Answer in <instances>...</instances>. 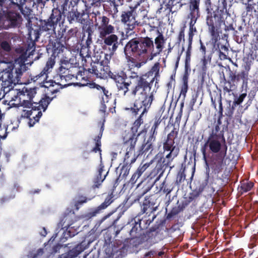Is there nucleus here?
<instances>
[{
	"label": "nucleus",
	"mask_w": 258,
	"mask_h": 258,
	"mask_svg": "<svg viewBox=\"0 0 258 258\" xmlns=\"http://www.w3.org/2000/svg\"><path fill=\"white\" fill-rule=\"evenodd\" d=\"M109 63V60L107 58L101 62H93V64H91V68L89 69V71L102 79L109 77L115 82L118 92L124 96H126L130 90L131 81H127V74L123 70L111 72Z\"/></svg>",
	"instance_id": "obj_1"
},
{
	"label": "nucleus",
	"mask_w": 258,
	"mask_h": 258,
	"mask_svg": "<svg viewBox=\"0 0 258 258\" xmlns=\"http://www.w3.org/2000/svg\"><path fill=\"white\" fill-rule=\"evenodd\" d=\"M124 53L126 59L129 61L133 59V57L147 56L151 60L156 56L154 40L148 36L130 40L124 47Z\"/></svg>",
	"instance_id": "obj_2"
},
{
	"label": "nucleus",
	"mask_w": 258,
	"mask_h": 258,
	"mask_svg": "<svg viewBox=\"0 0 258 258\" xmlns=\"http://www.w3.org/2000/svg\"><path fill=\"white\" fill-rule=\"evenodd\" d=\"M26 57L16 58L14 61H1L4 64L3 69L0 72V81L4 90L7 88L12 89L13 84L18 83L22 74L23 69L25 68V59Z\"/></svg>",
	"instance_id": "obj_3"
},
{
	"label": "nucleus",
	"mask_w": 258,
	"mask_h": 258,
	"mask_svg": "<svg viewBox=\"0 0 258 258\" xmlns=\"http://www.w3.org/2000/svg\"><path fill=\"white\" fill-rule=\"evenodd\" d=\"M152 82L149 83L138 88H132L131 94L135 99L133 107L130 108L134 115H137L139 112L147 113L155 99L154 90L152 91Z\"/></svg>",
	"instance_id": "obj_4"
},
{
	"label": "nucleus",
	"mask_w": 258,
	"mask_h": 258,
	"mask_svg": "<svg viewBox=\"0 0 258 258\" xmlns=\"http://www.w3.org/2000/svg\"><path fill=\"white\" fill-rule=\"evenodd\" d=\"M9 93L11 94V101L18 102L17 105L27 108H31L33 110L42 109L45 111L49 104V100L47 98H41L38 102L33 101V98L36 93L35 88H24L22 90L17 89H8Z\"/></svg>",
	"instance_id": "obj_5"
},
{
	"label": "nucleus",
	"mask_w": 258,
	"mask_h": 258,
	"mask_svg": "<svg viewBox=\"0 0 258 258\" xmlns=\"http://www.w3.org/2000/svg\"><path fill=\"white\" fill-rule=\"evenodd\" d=\"M206 8L207 17L206 23L208 26V30L212 39L216 42L220 38L221 23L224 21V16L229 15L228 12L224 10H220L219 8L212 11L211 0H204Z\"/></svg>",
	"instance_id": "obj_6"
},
{
	"label": "nucleus",
	"mask_w": 258,
	"mask_h": 258,
	"mask_svg": "<svg viewBox=\"0 0 258 258\" xmlns=\"http://www.w3.org/2000/svg\"><path fill=\"white\" fill-rule=\"evenodd\" d=\"M110 19L107 16L99 17L98 22L96 21V27L99 33V36L103 39L105 45L111 46L109 49L111 53L115 52L118 47V37L113 34L115 27L110 23Z\"/></svg>",
	"instance_id": "obj_7"
},
{
	"label": "nucleus",
	"mask_w": 258,
	"mask_h": 258,
	"mask_svg": "<svg viewBox=\"0 0 258 258\" xmlns=\"http://www.w3.org/2000/svg\"><path fill=\"white\" fill-rule=\"evenodd\" d=\"M209 149L210 153L215 155L221 153L226 151L227 154L228 147L223 132L217 134L213 131L209 135L204 146L201 148L203 159L208 166L206 156V149Z\"/></svg>",
	"instance_id": "obj_8"
},
{
	"label": "nucleus",
	"mask_w": 258,
	"mask_h": 258,
	"mask_svg": "<svg viewBox=\"0 0 258 258\" xmlns=\"http://www.w3.org/2000/svg\"><path fill=\"white\" fill-rule=\"evenodd\" d=\"M251 51V52L248 53V56L243 59L244 70H241L238 73L230 71L229 73V78L231 81L236 84L241 82V87L242 88H246L248 86L249 73L251 70L252 61L256 57L255 55H253V51Z\"/></svg>",
	"instance_id": "obj_9"
},
{
	"label": "nucleus",
	"mask_w": 258,
	"mask_h": 258,
	"mask_svg": "<svg viewBox=\"0 0 258 258\" xmlns=\"http://www.w3.org/2000/svg\"><path fill=\"white\" fill-rule=\"evenodd\" d=\"M178 134V129L174 127L173 129L167 135L163 144L164 152H168L165 157L173 160L179 154L180 148L175 145V139Z\"/></svg>",
	"instance_id": "obj_10"
},
{
	"label": "nucleus",
	"mask_w": 258,
	"mask_h": 258,
	"mask_svg": "<svg viewBox=\"0 0 258 258\" xmlns=\"http://www.w3.org/2000/svg\"><path fill=\"white\" fill-rule=\"evenodd\" d=\"M172 161V160H171L165 157L161 158L158 161L156 166L152 170L150 174V176L151 178H155L154 183L151 187H147L143 191L142 195L145 194L149 190H150L151 187L153 185V184L156 181H158L160 179L161 177L163 175L166 169L169 166H170Z\"/></svg>",
	"instance_id": "obj_11"
},
{
	"label": "nucleus",
	"mask_w": 258,
	"mask_h": 258,
	"mask_svg": "<svg viewBox=\"0 0 258 258\" xmlns=\"http://www.w3.org/2000/svg\"><path fill=\"white\" fill-rule=\"evenodd\" d=\"M62 12L58 8H53L47 20H40V29L43 31H55V28L62 18Z\"/></svg>",
	"instance_id": "obj_12"
},
{
	"label": "nucleus",
	"mask_w": 258,
	"mask_h": 258,
	"mask_svg": "<svg viewBox=\"0 0 258 258\" xmlns=\"http://www.w3.org/2000/svg\"><path fill=\"white\" fill-rule=\"evenodd\" d=\"M146 132V130L144 129L138 133L136 137H135V135H131L127 140L124 141L123 145L126 147V153L124 157L125 160H133L137 153V152H135V147L137 142V138L142 134Z\"/></svg>",
	"instance_id": "obj_13"
},
{
	"label": "nucleus",
	"mask_w": 258,
	"mask_h": 258,
	"mask_svg": "<svg viewBox=\"0 0 258 258\" xmlns=\"http://www.w3.org/2000/svg\"><path fill=\"white\" fill-rule=\"evenodd\" d=\"M136 10L135 8L130 7V10L122 11L120 15L121 22L126 25L127 29L130 30H133L138 25L137 21L136 20Z\"/></svg>",
	"instance_id": "obj_14"
},
{
	"label": "nucleus",
	"mask_w": 258,
	"mask_h": 258,
	"mask_svg": "<svg viewBox=\"0 0 258 258\" xmlns=\"http://www.w3.org/2000/svg\"><path fill=\"white\" fill-rule=\"evenodd\" d=\"M155 141L150 139V138H145L142 145L138 147L137 153L135 154L131 163H135L138 158L141 156L147 155V157L152 155L154 150V143Z\"/></svg>",
	"instance_id": "obj_15"
},
{
	"label": "nucleus",
	"mask_w": 258,
	"mask_h": 258,
	"mask_svg": "<svg viewBox=\"0 0 258 258\" xmlns=\"http://www.w3.org/2000/svg\"><path fill=\"white\" fill-rule=\"evenodd\" d=\"M203 190V188L201 189L200 188L198 191H194L192 193L190 194L188 200H184L180 204H178L177 206H175L171 209L167 214V218L170 219L182 211L191 202L199 196Z\"/></svg>",
	"instance_id": "obj_16"
},
{
	"label": "nucleus",
	"mask_w": 258,
	"mask_h": 258,
	"mask_svg": "<svg viewBox=\"0 0 258 258\" xmlns=\"http://www.w3.org/2000/svg\"><path fill=\"white\" fill-rule=\"evenodd\" d=\"M106 106L105 104H102L100 109V111L103 114V121L102 123L100 122L101 127L100 129V133L99 135L96 136L94 139V141L95 142V146L91 150V152L97 153L99 152L100 155V158L101 159V139L102 136L103 132L104 131V122L105 121V117L106 115H107L108 113H106Z\"/></svg>",
	"instance_id": "obj_17"
},
{
	"label": "nucleus",
	"mask_w": 258,
	"mask_h": 258,
	"mask_svg": "<svg viewBox=\"0 0 258 258\" xmlns=\"http://www.w3.org/2000/svg\"><path fill=\"white\" fill-rule=\"evenodd\" d=\"M114 196L113 193L107 195L105 198L104 202L99 205L98 207L92 209L89 212L87 213L85 218L87 219H91V218L96 216L98 214H99L103 212L111 203L114 201Z\"/></svg>",
	"instance_id": "obj_18"
},
{
	"label": "nucleus",
	"mask_w": 258,
	"mask_h": 258,
	"mask_svg": "<svg viewBox=\"0 0 258 258\" xmlns=\"http://www.w3.org/2000/svg\"><path fill=\"white\" fill-rule=\"evenodd\" d=\"M226 151L215 155L211 160V167L215 174L221 173L225 165L224 159L226 156Z\"/></svg>",
	"instance_id": "obj_19"
},
{
	"label": "nucleus",
	"mask_w": 258,
	"mask_h": 258,
	"mask_svg": "<svg viewBox=\"0 0 258 258\" xmlns=\"http://www.w3.org/2000/svg\"><path fill=\"white\" fill-rule=\"evenodd\" d=\"M59 73L61 79H64L66 81H69L73 78L78 80V77H82V72L76 67L68 69L61 66L59 68Z\"/></svg>",
	"instance_id": "obj_20"
},
{
	"label": "nucleus",
	"mask_w": 258,
	"mask_h": 258,
	"mask_svg": "<svg viewBox=\"0 0 258 258\" xmlns=\"http://www.w3.org/2000/svg\"><path fill=\"white\" fill-rule=\"evenodd\" d=\"M104 168L105 166L104 164L102 163V161H101L96 169L95 175L93 179V184L92 185V188L93 189L99 188L107 176L109 171L104 173L105 171Z\"/></svg>",
	"instance_id": "obj_21"
},
{
	"label": "nucleus",
	"mask_w": 258,
	"mask_h": 258,
	"mask_svg": "<svg viewBox=\"0 0 258 258\" xmlns=\"http://www.w3.org/2000/svg\"><path fill=\"white\" fill-rule=\"evenodd\" d=\"M155 202L156 199L154 196H146L143 202L141 213L142 214L144 213L148 214V213H153L158 208V206L156 205Z\"/></svg>",
	"instance_id": "obj_22"
},
{
	"label": "nucleus",
	"mask_w": 258,
	"mask_h": 258,
	"mask_svg": "<svg viewBox=\"0 0 258 258\" xmlns=\"http://www.w3.org/2000/svg\"><path fill=\"white\" fill-rule=\"evenodd\" d=\"M150 73H146L144 74L139 75L138 73L135 72H131V75L128 78L130 80L135 79V86L132 88H138L144 85L147 84L149 83H151L153 81V79L149 78V75Z\"/></svg>",
	"instance_id": "obj_23"
},
{
	"label": "nucleus",
	"mask_w": 258,
	"mask_h": 258,
	"mask_svg": "<svg viewBox=\"0 0 258 258\" xmlns=\"http://www.w3.org/2000/svg\"><path fill=\"white\" fill-rule=\"evenodd\" d=\"M55 57H53V56L51 55V56L48 58L46 62V66L43 70L39 74L34 77L33 79L34 81L39 80V82L42 83L46 80L48 77V74L51 71L50 70L52 69L55 63Z\"/></svg>",
	"instance_id": "obj_24"
},
{
	"label": "nucleus",
	"mask_w": 258,
	"mask_h": 258,
	"mask_svg": "<svg viewBox=\"0 0 258 258\" xmlns=\"http://www.w3.org/2000/svg\"><path fill=\"white\" fill-rule=\"evenodd\" d=\"M87 242L85 240L82 241L72 249L70 250L67 253L62 254L58 258H75L81 252L85 250L90 244L89 242Z\"/></svg>",
	"instance_id": "obj_25"
},
{
	"label": "nucleus",
	"mask_w": 258,
	"mask_h": 258,
	"mask_svg": "<svg viewBox=\"0 0 258 258\" xmlns=\"http://www.w3.org/2000/svg\"><path fill=\"white\" fill-rule=\"evenodd\" d=\"M132 160L128 159V161L125 160L124 159L122 164L120 163L116 170L119 169L120 173L115 180V183H117L118 180H121L126 177L130 173L131 168V165L134 163H131Z\"/></svg>",
	"instance_id": "obj_26"
},
{
	"label": "nucleus",
	"mask_w": 258,
	"mask_h": 258,
	"mask_svg": "<svg viewBox=\"0 0 258 258\" xmlns=\"http://www.w3.org/2000/svg\"><path fill=\"white\" fill-rule=\"evenodd\" d=\"M102 3L103 10L109 14L116 15L118 12V5L116 0H100Z\"/></svg>",
	"instance_id": "obj_27"
},
{
	"label": "nucleus",
	"mask_w": 258,
	"mask_h": 258,
	"mask_svg": "<svg viewBox=\"0 0 258 258\" xmlns=\"http://www.w3.org/2000/svg\"><path fill=\"white\" fill-rule=\"evenodd\" d=\"M157 32L158 35L154 41L155 52L156 53V56L162 51L166 40L162 32H160L159 30H157Z\"/></svg>",
	"instance_id": "obj_28"
},
{
	"label": "nucleus",
	"mask_w": 258,
	"mask_h": 258,
	"mask_svg": "<svg viewBox=\"0 0 258 258\" xmlns=\"http://www.w3.org/2000/svg\"><path fill=\"white\" fill-rule=\"evenodd\" d=\"M75 218V215L74 213H67L64 214L62 218L60 221V224H61L62 228L63 229L65 228L67 230H68L69 233H71V229L74 227V226H72V225L74 223Z\"/></svg>",
	"instance_id": "obj_29"
},
{
	"label": "nucleus",
	"mask_w": 258,
	"mask_h": 258,
	"mask_svg": "<svg viewBox=\"0 0 258 258\" xmlns=\"http://www.w3.org/2000/svg\"><path fill=\"white\" fill-rule=\"evenodd\" d=\"M201 0H189L188 6L189 13L188 16L196 17L200 18V5Z\"/></svg>",
	"instance_id": "obj_30"
},
{
	"label": "nucleus",
	"mask_w": 258,
	"mask_h": 258,
	"mask_svg": "<svg viewBox=\"0 0 258 258\" xmlns=\"http://www.w3.org/2000/svg\"><path fill=\"white\" fill-rule=\"evenodd\" d=\"M35 49V43L34 42H32L27 45L26 48L21 47L16 49V52L20 53L21 54L18 58H20L22 56L26 57L25 62L27 60V58L31 54H33V52Z\"/></svg>",
	"instance_id": "obj_31"
},
{
	"label": "nucleus",
	"mask_w": 258,
	"mask_h": 258,
	"mask_svg": "<svg viewBox=\"0 0 258 258\" xmlns=\"http://www.w3.org/2000/svg\"><path fill=\"white\" fill-rule=\"evenodd\" d=\"M167 5L168 8L170 9L169 11H171V13H173L180 10L185 4L181 3V0H167Z\"/></svg>",
	"instance_id": "obj_32"
},
{
	"label": "nucleus",
	"mask_w": 258,
	"mask_h": 258,
	"mask_svg": "<svg viewBox=\"0 0 258 258\" xmlns=\"http://www.w3.org/2000/svg\"><path fill=\"white\" fill-rule=\"evenodd\" d=\"M52 54L53 57L59 56L62 54L66 48L64 44L61 42H54L52 43Z\"/></svg>",
	"instance_id": "obj_33"
},
{
	"label": "nucleus",
	"mask_w": 258,
	"mask_h": 258,
	"mask_svg": "<svg viewBox=\"0 0 258 258\" xmlns=\"http://www.w3.org/2000/svg\"><path fill=\"white\" fill-rule=\"evenodd\" d=\"M160 64L159 62H155L152 67L151 70L147 72L150 73V74L149 75V78L153 79V81H152V84L155 79L157 80V78L160 77Z\"/></svg>",
	"instance_id": "obj_34"
},
{
	"label": "nucleus",
	"mask_w": 258,
	"mask_h": 258,
	"mask_svg": "<svg viewBox=\"0 0 258 258\" xmlns=\"http://www.w3.org/2000/svg\"><path fill=\"white\" fill-rule=\"evenodd\" d=\"M146 113L141 112L140 115L138 116L137 119L134 121L133 126L131 128V131L133 133L132 135H135L137 136L136 134L138 132V129L142 124L144 122L143 117Z\"/></svg>",
	"instance_id": "obj_35"
},
{
	"label": "nucleus",
	"mask_w": 258,
	"mask_h": 258,
	"mask_svg": "<svg viewBox=\"0 0 258 258\" xmlns=\"http://www.w3.org/2000/svg\"><path fill=\"white\" fill-rule=\"evenodd\" d=\"M216 94L213 97L212 96H211V102L213 106L216 108V101L219 103V113L221 115L223 114V106H222V96L221 94L218 93L217 92H215Z\"/></svg>",
	"instance_id": "obj_36"
},
{
	"label": "nucleus",
	"mask_w": 258,
	"mask_h": 258,
	"mask_svg": "<svg viewBox=\"0 0 258 258\" xmlns=\"http://www.w3.org/2000/svg\"><path fill=\"white\" fill-rule=\"evenodd\" d=\"M58 90L57 88L55 87V85H50L49 87H46L45 89V94L44 95V97L41 98H47L49 101V104L50 103L51 100L53 99V97L50 98L49 97V95H53V94L57 92Z\"/></svg>",
	"instance_id": "obj_37"
},
{
	"label": "nucleus",
	"mask_w": 258,
	"mask_h": 258,
	"mask_svg": "<svg viewBox=\"0 0 258 258\" xmlns=\"http://www.w3.org/2000/svg\"><path fill=\"white\" fill-rule=\"evenodd\" d=\"M253 183L248 180H243L240 182L239 188L242 192H246L249 191L253 186Z\"/></svg>",
	"instance_id": "obj_38"
},
{
	"label": "nucleus",
	"mask_w": 258,
	"mask_h": 258,
	"mask_svg": "<svg viewBox=\"0 0 258 258\" xmlns=\"http://www.w3.org/2000/svg\"><path fill=\"white\" fill-rule=\"evenodd\" d=\"M170 9L168 8L167 5L161 4L160 8L158 9L156 11V14L158 15H165L167 16L171 13V11H169Z\"/></svg>",
	"instance_id": "obj_39"
},
{
	"label": "nucleus",
	"mask_w": 258,
	"mask_h": 258,
	"mask_svg": "<svg viewBox=\"0 0 258 258\" xmlns=\"http://www.w3.org/2000/svg\"><path fill=\"white\" fill-rule=\"evenodd\" d=\"M92 198H87L86 197L83 195H79L78 196V200L75 203V207L77 210H78L81 205L84 203H86L88 201H90Z\"/></svg>",
	"instance_id": "obj_40"
},
{
	"label": "nucleus",
	"mask_w": 258,
	"mask_h": 258,
	"mask_svg": "<svg viewBox=\"0 0 258 258\" xmlns=\"http://www.w3.org/2000/svg\"><path fill=\"white\" fill-rule=\"evenodd\" d=\"M78 31L79 29L77 27H74L70 29L67 32L64 36V39H66L67 41L68 42L71 38L76 37L77 36Z\"/></svg>",
	"instance_id": "obj_41"
},
{
	"label": "nucleus",
	"mask_w": 258,
	"mask_h": 258,
	"mask_svg": "<svg viewBox=\"0 0 258 258\" xmlns=\"http://www.w3.org/2000/svg\"><path fill=\"white\" fill-rule=\"evenodd\" d=\"M154 159L151 160L149 162L144 164L142 162L137 169L136 170L138 173L142 175L147 169L153 163Z\"/></svg>",
	"instance_id": "obj_42"
},
{
	"label": "nucleus",
	"mask_w": 258,
	"mask_h": 258,
	"mask_svg": "<svg viewBox=\"0 0 258 258\" xmlns=\"http://www.w3.org/2000/svg\"><path fill=\"white\" fill-rule=\"evenodd\" d=\"M42 113L41 110H39L36 114L33 116V118H29L28 125L30 127H32L37 122L39 121L40 118L41 117Z\"/></svg>",
	"instance_id": "obj_43"
},
{
	"label": "nucleus",
	"mask_w": 258,
	"mask_h": 258,
	"mask_svg": "<svg viewBox=\"0 0 258 258\" xmlns=\"http://www.w3.org/2000/svg\"><path fill=\"white\" fill-rule=\"evenodd\" d=\"M86 32L88 34L87 39L86 40L85 45L87 47L89 48L90 47V45L92 43V34L93 33V31L92 28L90 26H89L85 30Z\"/></svg>",
	"instance_id": "obj_44"
},
{
	"label": "nucleus",
	"mask_w": 258,
	"mask_h": 258,
	"mask_svg": "<svg viewBox=\"0 0 258 258\" xmlns=\"http://www.w3.org/2000/svg\"><path fill=\"white\" fill-rule=\"evenodd\" d=\"M66 29H60V30L58 31L57 33H55L56 35V39L55 40L56 42H61V43L64 42V43H67V39H64V33L66 32Z\"/></svg>",
	"instance_id": "obj_45"
},
{
	"label": "nucleus",
	"mask_w": 258,
	"mask_h": 258,
	"mask_svg": "<svg viewBox=\"0 0 258 258\" xmlns=\"http://www.w3.org/2000/svg\"><path fill=\"white\" fill-rule=\"evenodd\" d=\"M173 188L171 187L168 183H167L166 179H165L160 185L159 191H162L164 194L167 195L169 194L172 190Z\"/></svg>",
	"instance_id": "obj_46"
},
{
	"label": "nucleus",
	"mask_w": 258,
	"mask_h": 258,
	"mask_svg": "<svg viewBox=\"0 0 258 258\" xmlns=\"http://www.w3.org/2000/svg\"><path fill=\"white\" fill-rule=\"evenodd\" d=\"M191 44L192 43H188V47H187V50L186 51V56H185V68L186 69H189V67H190Z\"/></svg>",
	"instance_id": "obj_47"
},
{
	"label": "nucleus",
	"mask_w": 258,
	"mask_h": 258,
	"mask_svg": "<svg viewBox=\"0 0 258 258\" xmlns=\"http://www.w3.org/2000/svg\"><path fill=\"white\" fill-rule=\"evenodd\" d=\"M135 237L133 238V246L134 247L137 248L140 245L143 244L144 242H145V238L146 236L142 235L141 237H137L136 236Z\"/></svg>",
	"instance_id": "obj_48"
},
{
	"label": "nucleus",
	"mask_w": 258,
	"mask_h": 258,
	"mask_svg": "<svg viewBox=\"0 0 258 258\" xmlns=\"http://www.w3.org/2000/svg\"><path fill=\"white\" fill-rule=\"evenodd\" d=\"M156 215L154 214L152 219L149 218L148 219H144L140 220L139 226L141 229L147 228L148 226L150 224V223L154 220L155 218Z\"/></svg>",
	"instance_id": "obj_49"
},
{
	"label": "nucleus",
	"mask_w": 258,
	"mask_h": 258,
	"mask_svg": "<svg viewBox=\"0 0 258 258\" xmlns=\"http://www.w3.org/2000/svg\"><path fill=\"white\" fill-rule=\"evenodd\" d=\"M0 49L6 52H10L12 50L11 42H8L5 40L1 41L0 42Z\"/></svg>",
	"instance_id": "obj_50"
},
{
	"label": "nucleus",
	"mask_w": 258,
	"mask_h": 258,
	"mask_svg": "<svg viewBox=\"0 0 258 258\" xmlns=\"http://www.w3.org/2000/svg\"><path fill=\"white\" fill-rule=\"evenodd\" d=\"M184 169L183 170H180L179 172H178L177 176L176 179L175 181V183L177 185H179L180 183H181L182 182L184 181L185 179V174L184 173Z\"/></svg>",
	"instance_id": "obj_51"
},
{
	"label": "nucleus",
	"mask_w": 258,
	"mask_h": 258,
	"mask_svg": "<svg viewBox=\"0 0 258 258\" xmlns=\"http://www.w3.org/2000/svg\"><path fill=\"white\" fill-rule=\"evenodd\" d=\"M208 62V59L207 58V57L203 56V57L201 60V70L202 71V74H203V78H204V75H206L207 71Z\"/></svg>",
	"instance_id": "obj_52"
},
{
	"label": "nucleus",
	"mask_w": 258,
	"mask_h": 258,
	"mask_svg": "<svg viewBox=\"0 0 258 258\" xmlns=\"http://www.w3.org/2000/svg\"><path fill=\"white\" fill-rule=\"evenodd\" d=\"M42 109H40L38 110H33L32 108H31V110H23L22 111V113L21 114V116L22 117H26V118H30V116L31 115H34L37 113L35 112L37 111L38 112L39 110H41Z\"/></svg>",
	"instance_id": "obj_53"
},
{
	"label": "nucleus",
	"mask_w": 258,
	"mask_h": 258,
	"mask_svg": "<svg viewBox=\"0 0 258 258\" xmlns=\"http://www.w3.org/2000/svg\"><path fill=\"white\" fill-rule=\"evenodd\" d=\"M224 86L223 91L224 93H230L232 91V85L231 84L232 82L230 81H227L225 77L224 76Z\"/></svg>",
	"instance_id": "obj_54"
},
{
	"label": "nucleus",
	"mask_w": 258,
	"mask_h": 258,
	"mask_svg": "<svg viewBox=\"0 0 258 258\" xmlns=\"http://www.w3.org/2000/svg\"><path fill=\"white\" fill-rule=\"evenodd\" d=\"M188 18L190 19V22H189V31L190 32H196L197 29L194 26L195 24H196L197 20L199 18H197L196 17H193V16H188Z\"/></svg>",
	"instance_id": "obj_55"
},
{
	"label": "nucleus",
	"mask_w": 258,
	"mask_h": 258,
	"mask_svg": "<svg viewBox=\"0 0 258 258\" xmlns=\"http://www.w3.org/2000/svg\"><path fill=\"white\" fill-rule=\"evenodd\" d=\"M135 171L134 174L132 175L130 180L128 181V183L130 184L132 186L137 182L138 180L141 176L140 174Z\"/></svg>",
	"instance_id": "obj_56"
},
{
	"label": "nucleus",
	"mask_w": 258,
	"mask_h": 258,
	"mask_svg": "<svg viewBox=\"0 0 258 258\" xmlns=\"http://www.w3.org/2000/svg\"><path fill=\"white\" fill-rule=\"evenodd\" d=\"M25 2H26V0H15V2L13 0H10V2H9V7L11 5H16L19 8H20L21 7H22L23 6V5L25 4Z\"/></svg>",
	"instance_id": "obj_57"
},
{
	"label": "nucleus",
	"mask_w": 258,
	"mask_h": 258,
	"mask_svg": "<svg viewBox=\"0 0 258 258\" xmlns=\"http://www.w3.org/2000/svg\"><path fill=\"white\" fill-rule=\"evenodd\" d=\"M8 135L7 127L5 125L2 127L0 125V139H5Z\"/></svg>",
	"instance_id": "obj_58"
},
{
	"label": "nucleus",
	"mask_w": 258,
	"mask_h": 258,
	"mask_svg": "<svg viewBox=\"0 0 258 258\" xmlns=\"http://www.w3.org/2000/svg\"><path fill=\"white\" fill-rule=\"evenodd\" d=\"M157 135V130H156L155 128L151 127L149 132V135L147 138H150L151 140L155 141Z\"/></svg>",
	"instance_id": "obj_59"
},
{
	"label": "nucleus",
	"mask_w": 258,
	"mask_h": 258,
	"mask_svg": "<svg viewBox=\"0 0 258 258\" xmlns=\"http://www.w3.org/2000/svg\"><path fill=\"white\" fill-rule=\"evenodd\" d=\"M76 13V20L78 22L82 23L84 21V19L83 18V16L85 15L84 12L82 13L79 12L78 11H75Z\"/></svg>",
	"instance_id": "obj_60"
},
{
	"label": "nucleus",
	"mask_w": 258,
	"mask_h": 258,
	"mask_svg": "<svg viewBox=\"0 0 258 258\" xmlns=\"http://www.w3.org/2000/svg\"><path fill=\"white\" fill-rule=\"evenodd\" d=\"M90 5L93 9H95V8L98 9L102 6V3L100 1V0H92Z\"/></svg>",
	"instance_id": "obj_61"
},
{
	"label": "nucleus",
	"mask_w": 258,
	"mask_h": 258,
	"mask_svg": "<svg viewBox=\"0 0 258 258\" xmlns=\"http://www.w3.org/2000/svg\"><path fill=\"white\" fill-rule=\"evenodd\" d=\"M183 40L184 41V28H182L179 33L178 38H177V43H180L181 40Z\"/></svg>",
	"instance_id": "obj_62"
},
{
	"label": "nucleus",
	"mask_w": 258,
	"mask_h": 258,
	"mask_svg": "<svg viewBox=\"0 0 258 258\" xmlns=\"http://www.w3.org/2000/svg\"><path fill=\"white\" fill-rule=\"evenodd\" d=\"M246 94H245V93L241 94V95H240L239 97L238 98H237L234 101V102H233L234 104H237V105L240 104L243 102V101L244 98L246 97Z\"/></svg>",
	"instance_id": "obj_63"
},
{
	"label": "nucleus",
	"mask_w": 258,
	"mask_h": 258,
	"mask_svg": "<svg viewBox=\"0 0 258 258\" xmlns=\"http://www.w3.org/2000/svg\"><path fill=\"white\" fill-rule=\"evenodd\" d=\"M68 20L70 23L76 20V13L75 12H69L68 16Z\"/></svg>",
	"instance_id": "obj_64"
}]
</instances>
